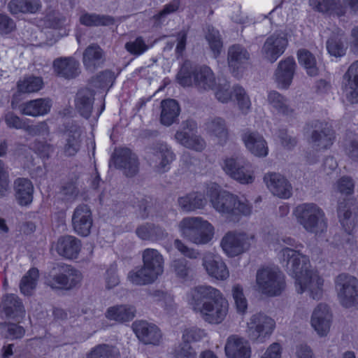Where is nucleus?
Returning a JSON list of instances; mask_svg holds the SVG:
<instances>
[{
    "mask_svg": "<svg viewBox=\"0 0 358 358\" xmlns=\"http://www.w3.org/2000/svg\"><path fill=\"white\" fill-rule=\"evenodd\" d=\"M95 92L85 87L79 90L76 95L75 106L76 110L83 117L88 119L93 109Z\"/></svg>",
    "mask_w": 358,
    "mask_h": 358,
    "instance_id": "obj_38",
    "label": "nucleus"
},
{
    "mask_svg": "<svg viewBox=\"0 0 358 358\" xmlns=\"http://www.w3.org/2000/svg\"><path fill=\"white\" fill-rule=\"evenodd\" d=\"M324 280L316 273L310 271L295 280L296 289L299 294L308 291L313 299H320L323 294Z\"/></svg>",
    "mask_w": 358,
    "mask_h": 358,
    "instance_id": "obj_18",
    "label": "nucleus"
},
{
    "mask_svg": "<svg viewBox=\"0 0 358 358\" xmlns=\"http://www.w3.org/2000/svg\"><path fill=\"white\" fill-rule=\"evenodd\" d=\"M187 299L193 310L210 324L221 323L227 314V301L219 289L212 286L194 287L189 292Z\"/></svg>",
    "mask_w": 358,
    "mask_h": 358,
    "instance_id": "obj_1",
    "label": "nucleus"
},
{
    "mask_svg": "<svg viewBox=\"0 0 358 358\" xmlns=\"http://www.w3.org/2000/svg\"><path fill=\"white\" fill-rule=\"evenodd\" d=\"M296 62L292 57L281 60L274 73V80L278 87L287 89L292 83L296 68Z\"/></svg>",
    "mask_w": 358,
    "mask_h": 358,
    "instance_id": "obj_28",
    "label": "nucleus"
},
{
    "mask_svg": "<svg viewBox=\"0 0 358 358\" xmlns=\"http://www.w3.org/2000/svg\"><path fill=\"white\" fill-rule=\"evenodd\" d=\"M136 234L141 240L152 242L164 240L169 236L168 232L164 227L151 222H146L138 226L136 229Z\"/></svg>",
    "mask_w": 358,
    "mask_h": 358,
    "instance_id": "obj_37",
    "label": "nucleus"
},
{
    "mask_svg": "<svg viewBox=\"0 0 358 358\" xmlns=\"http://www.w3.org/2000/svg\"><path fill=\"white\" fill-rule=\"evenodd\" d=\"M106 287L108 289L118 285L120 282V277L117 274V268L115 264H112L106 270L105 274Z\"/></svg>",
    "mask_w": 358,
    "mask_h": 358,
    "instance_id": "obj_63",
    "label": "nucleus"
},
{
    "mask_svg": "<svg viewBox=\"0 0 358 358\" xmlns=\"http://www.w3.org/2000/svg\"><path fill=\"white\" fill-rule=\"evenodd\" d=\"M82 24L88 27L108 26L113 24L115 20L110 15H98L95 13H85L80 17Z\"/></svg>",
    "mask_w": 358,
    "mask_h": 358,
    "instance_id": "obj_48",
    "label": "nucleus"
},
{
    "mask_svg": "<svg viewBox=\"0 0 358 358\" xmlns=\"http://www.w3.org/2000/svg\"><path fill=\"white\" fill-rule=\"evenodd\" d=\"M331 318L328 306L320 303L312 314L311 325L320 336H325L329 331Z\"/></svg>",
    "mask_w": 358,
    "mask_h": 358,
    "instance_id": "obj_29",
    "label": "nucleus"
},
{
    "mask_svg": "<svg viewBox=\"0 0 358 358\" xmlns=\"http://www.w3.org/2000/svg\"><path fill=\"white\" fill-rule=\"evenodd\" d=\"M82 243L78 238L64 235L60 236L55 246L57 254L68 259H76L81 250Z\"/></svg>",
    "mask_w": 358,
    "mask_h": 358,
    "instance_id": "obj_26",
    "label": "nucleus"
},
{
    "mask_svg": "<svg viewBox=\"0 0 358 358\" xmlns=\"http://www.w3.org/2000/svg\"><path fill=\"white\" fill-rule=\"evenodd\" d=\"M297 222L308 233L321 234L327 229V219L323 210L314 203L298 205L294 210Z\"/></svg>",
    "mask_w": 358,
    "mask_h": 358,
    "instance_id": "obj_4",
    "label": "nucleus"
},
{
    "mask_svg": "<svg viewBox=\"0 0 358 358\" xmlns=\"http://www.w3.org/2000/svg\"><path fill=\"white\" fill-rule=\"evenodd\" d=\"M287 45V38L280 34H273L265 41L262 54L266 60L274 63L285 52Z\"/></svg>",
    "mask_w": 358,
    "mask_h": 358,
    "instance_id": "obj_19",
    "label": "nucleus"
},
{
    "mask_svg": "<svg viewBox=\"0 0 358 358\" xmlns=\"http://www.w3.org/2000/svg\"><path fill=\"white\" fill-rule=\"evenodd\" d=\"M225 354L229 358H250V347L245 339L236 336L227 338L225 345Z\"/></svg>",
    "mask_w": 358,
    "mask_h": 358,
    "instance_id": "obj_35",
    "label": "nucleus"
},
{
    "mask_svg": "<svg viewBox=\"0 0 358 358\" xmlns=\"http://www.w3.org/2000/svg\"><path fill=\"white\" fill-rule=\"evenodd\" d=\"M278 256L282 265L294 277L295 280L298 277L303 276L311 271L308 269V257L302 254L299 250L285 247L280 251Z\"/></svg>",
    "mask_w": 358,
    "mask_h": 358,
    "instance_id": "obj_9",
    "label": "nucleus"
},
{
    "mask_svg": "<svg viewBox=\"0 0 358 358\" xmlns=\"http://www.w3.org/2000/svg\"><path fill=\"white\" fill-rule=\"evenodd\" d=\"M232 295L237 310L239 312H245L248 307L247 300L243 294V288L239 285H236L232 288Z\"/></svg>",
    "mask_w": 358,
    "mask_h": 358,
    "instance_id": "obj_62",
    "label": "nucleus"
},
{
    "mask_svg": "<svg viewBox=\"0 0 358 358\" xmlns=\"http://www.w3.org/2000/svg\"><path fill=\"white\" fill-rule=\"evenodd\" d=\"M23 130L25 131L27 134L32 136H45L49 134V127L44 121L39 122L36 124H28L26 123Z\"/></svg>",
    "mask_w": 358,
    "mask_h": 358,
    "instance_id": "obj_61",
    "label": "nucleus"
},
{
    "mask_svg": "<svg viewBox=\"0 0 358 358\" xmlns=\"http://www.w3.org/2000/svg\"><path fill=\"white\" fill-rule=\"evenodd\" d=\"M207 134L217 144L224 145L229 140V132L226 120L221 117H209L204 124Z\"/></svg>",
    "mask_w": 358,
    "mask_h": 358,
    "instance_id": "obj_23",
    "label": "nucleus"
},
{
    "mask_svg": "<svg viewBox=\"0 0 358 358\" xmlns=\"http://www.w3.org/2000/svg\"><path fill=\"white\" fill-rule=\"evenodd\" d=\"M241 139L246 148L255 156L264 157L268 155L267 143L258 132L246 129L243 132Z\"/></svg>",
    "mask_w": 358,
    "mask_h": 358,
    "instance_id": "obj_25",
    "label": "nucleus"
},
{
    "mask_svg": "<svg viewBox=\"0 0 358 358\" xmlns=\"http://www.w3.org/2000/svg\"><path fill=\"white\" fill-rule=\"evenodd\" d=\"M177 79L180 85L189 87L194 85L199 90H209L215 85V78L211 69L208 66H193L185 62L178 73Z\"/></svg>",
    "mask_w": 358,
    "mask_h": 358,
    "instance_id": "obj_5",
    "label": "nucleus"
},
{
    "mask_svg": "<svg viewBox=\"0 0 358 358\" xmlns=\"http://www.w3.org/2000/svg\"><path fill=\"white\" fill-rule=\"evenodd\" d=\"M299 64L303 66L310 76H315L318 74V68L315 57L310 51L306 49H300L297 52Z\"/></svg>",
    "mask_w": 358,
    "mask_h": 358,
    "instance_id": "obj_47",
    "label": "nucleus"
},
{
    "mask_svg": "<svg viewBox=\"0 0 358 358\" xmlns=\"http://www.w3.org/2000/svg\"><path fill=\"white\" fill-rule=\"evenodd\" d=\"M143 265L128 273V279L134 285L153 283L164 272V259L156 249L146 248L142 252Z\"/></svg>",
    "mask_w": 358,
    "mask_h": 358,
    "instance_id": "obj_3",
    "label": "nucleus"
},
{
    "mask_svg": "<svg viewBox=\"0 0 358 358\" xmlns=\"http://www.w3.org/2000/svg\"><path fill=\"white\" fill-rule=\"evenodd\" d=\"M223 169L231 178L242 184L252 183L254 180L250 164L242 156L227 158Z\"/></svg>",
    "mask_w": 358,
    "mask_h": 358,
    "instance_id": "obj_12",
    "label": "nucleus"
},
{
    "mask_svg": "<svg viewBox=\"0 0 358 358\" xmlns=\"http://www.w3.org/2000/svg\"><path fill=\"white\" fill-rule=\"evenodd\" d=\"M345 151L351 159L358 162V136H356L346 141Z\"/></svg>",
    "mask_w": 358,
    "mask_h": 358,
    "instance_id": "obj_64",
    "label": "nucleus"
},
{
    "mask_svg": "<svg viewBox=\"0 0 358 358\" xmlns=\"http://www.w3.org/2000/svg\"><path fill=\"white\" fill-rule=\"evenodd\" d=\"M124 48L131 55L134 56L142 55L149 48L141 36L137 37L134 41L126 43Z\"/></svg>",
    "mask_w": 358,
    "mask_h": 358,
    "instance_id": "obj_57",
    "label": "nucleus"
},
{
    "mask_svg": "<svg viewBox=\"0 0 358 358\" xmlns=\"http://www.w3.org/2000/svg\"><path fill=\"white\" fill-rule=\"evenodd\" d=\"M43 86V80L40 77H28L23 81L17 83L19 92L23 93H31L38 92Z\"/></svg>",
    "mask_w": 358,
    "mask_h": 358,
    "instance_id": "obj_54",
    "label": "nucleus"
},
{
    "mask_svg": "<svg viewBox=\"0 0 358 358\" xmlns=\"http://www.w3.org/2000/svg\"><path fill=\"white\" fill-rule=\"evenodd\" d=\"M335 287L342 306L348 308L358 303V280L342 273L335 280Z\"/></svg>",
    "mask_w": 358,
    "mask_h": 358,
    "instance_id": "obj_11",
    "label": "nucleus"
},
{
    "mask_svg": "<svg viewBox=\"0 0 358 358\" xmlns=\"http://www.w3.org/2000/svg\"><path fill=\"white\" fill-rule=\"evenodd\" d=\"M233 92L238 101L239 108L243 112H247L250 108L251 103L245 90L239 85H236Z\"/></svg>",
    "mask_w": 358,
    "mask_h": 358,
    "instance_id": "obj_60",
    "label": "nucleus"
},
{
    "mask_svg": "<svg viewBox=\"0 0 358 358\" xmlns=\"http://www.w3.org/2000/svg\"><path fill=\"white\" fill-rule=\"evenodd\" d=\"M173 356L176 358H196V352L188 342L182 341L175 347Z\"/></svg>",
    "mask_w": 358,
    "mask_h": 358,
    "instance_id": "obj_59",
    "label": "nucleus"
},
{
    "mask_svg": "<svg viewBox=\"0 0 358 358\" xmlns=\"http://www.w3.org/2000/svg\"><path fill=\"white\" fill-rule=\"evenodd\" d=\"M115 79L114 73L110 70H106L92 78L90 84L92 86L99 88L111 87Z\"/></svg>",
    "mask_w": 358,
    "mask_h": 358,
    "instance_id": "obj_55",
    "label": "nucleus"
},
{
    "mask_svg": "<svg viewBox=\"0 0 358 358\" xmlns=\"http://www.w3.org/2000/svg\"><path fill=\"white\" fill-rule=\"evenodd\" d=\"M264 181L273 195L283 199L289 198L291 196V185L287 180L280 173H267L264 177Z\"/></svg>",
    "mask_w": 358,
    "mask_h": 358,
    "instance_id": "obj_30",
    "label": "nucleus"
},
{
    "mask_svg": "<svg viewBox=\"0 0 358 358\" xmlns=\"http://www.w3.org/2000/svg\"><path fill=\"white\" fill-rule=\"evenodd\" d=\"M15 196L20 206H28L33 201L34 185L27 178H19L14 182Z\"/></svg>",
    "mask_w": 358,
    "mask_h": 358,
    "instance_id": "obj_39",
    "label": "nucleus"
},
{
    "mask_svg": "<svg viewBox=\"0 0 358 358\" xmlns=\"http://www.w3.org/2000/svg\"><path fill=\"white\" fill-rule=\"evenodd\" d=\"M161 108L160 122L163 125L171 126L178 121L180 108L175 99L163 100Z\"/></svg>",
    "mask_w": 358,
    "mask_h": 358,
    "instance_id": "obj_43",
    "label": "nucleus"
},
{
    "mask_svg": "<svg viewBox=\"0 0 358 358\" xmlns=\"http://www.w3.org/2000/svg\"><path fill=\"white\" fill-rule=\"evenodd\" d=\"M171 270L176 277L181 279H188L192 274V264L185 258L174 259L171 264Z\"/></svg>",
    "mask_w": 358,
    "mask_h": 358,
    "instance_id": "obj_49",
    "label": "nucleus"
},
{
    "mask_svg": "<svg viewBox=\"0 0 358 358\" xmlns=\"http://www.w3.org/2000/svg\"><path fill=\"white\" fill-rule=\"evenodd\" d=\"M309 3L313 9L320 13L336 14L337 16L345 13V9L337 0H309Z\"/></svg>",
    "mask_w": 358,
    "mask_h": 358,
    "instance_id": "obj_46",
    "label": "nucleus"
},
{
    "mask_svg": "<svg viewBox=\"0 0 358 358\" xmlns=\"http://www.w3.org/2000/svg\"><path fill=\"white\" fill-rule=\"evenodd\" d=\"M132 329L139 341L145 345H158L162 339L159 329L155 324L146 321L134 322Z\"/></svg>",
    "mask_w": 358,
    "mask_h": 358,
    "instance_id": "obj_21",
    "label": "nucleus"
},
{
    "mask_svg": "<svg viewBox=\"0 0 358 358\" xmlns=\"http://www.w3.org/2000/svg\"><path fill=\"white\" fill-rule=\"evenodd\" d=\"M48 284L54 288L71 289L81 282L82 273L71 265L58 264L52 269Z\"/></svg>",
    "mask_w": 358,
    "mask_h": 358,
    "instance_id": "obj_10",
    "label": "nucleus"
},
{
    "mask_svg": "<svg viewBox=\"0 0 358 358\" xmlns=\"http://www.w3.org/2000/svg\"><path fill=\"white\" fill-rule=\"evenodd\" d=\"M119 350L114 346L101 344L94 348L87 358H120Z\"/></svg>",
    "mask_w": 358,
    "mask_h": 358,
    "instance_id": "obj_50",
    "label": "nucleus"
},
{
    "mask_svg": "<svg viewBox=\"0 0 358 358\" xmlns=\"http://www.w3.org/2000/svg\"><path fill=\"white\" fill-rule=\"evenodd\" d=\"M81 129L79 127L73 125L69 129L65 144L63 147V152L65 156H74L80 150L81 143Z\"/></svg>",
    "mask_w": 358,
    "mask_h": 358,
    "instance_id": "obj_45",
    "label": "nucleus"
},
{
    "mask_svg": "<svg viewBox=\"0 0 358 358\" xmlns=\"http://www.w3.org/2000/svg\"><path fill=\"white\" fill-rule=\"evenodd\" d=\"M180 6V0H172L171 2L166 4L161 11L152 17L153 20H155V24L157 26L160 25L162 24V20L164 18H165L168 15L178 10Z\"/></svg>",
    "mask_w": 358,
    "mask_h": 358,
    "instance_id": "obj_56",
    "label": "nucleus"
},
{
    "mask_svg": "<svg viewBox=\"0 0 358 358\" xmlns=\"http://www.w3.org/2000/svg\"><path fill=\"white\" fill-rule=\"evenodd\" d=\"M210 192L213 207L228 222L236 223L243 217L251 214L252 206L245 199H241L227 191L217 192V185L215 183L208 187L207 194Z\"/></svg>",
    "mask_w": 358,
    "mask_h": 358,
    "instance_id": "obj_2",
    "label": "nucleus"
},
{
    "mask_svg": "<svg viewBox=\"0 0 358 358\" xmlns=\"http://www.w3.org/2000/svg\"><path fill=\"white\" fill-rule=\"evenodd\" d=\"M275 327V320L268 315L259 313L251 316L247 324L248 338L257 343H263L270 338Z\"/></svg>",
    "mask_w": 358,
    "mask_h": 358,
    "instance_id": "obj_8",
    "label": "nucleus"
},
{
    "mask_svg": "<svg viewBox=\"0 0 358 358\" xmlns=\"http://www.w3.org/2000/svg\"><path fill=\"white\" fill-rule=\"evenodd\" d=\"M52 107V101L48 98L31 100L20 104L21 114L31 117L42 116L48 114Z\"/></svg>",
    "mask_w": 358,
    "mask_h": 358,
    "instance_id": "obj_34",
    "label": "nucleus"
},
{
    "mask_svg": "<svg viewBox=\"0 0 358 358\" xmlns=\"http://www.w3.org/2000/svg\"><path fill=\"white\" fill-rule=\"evenodd\" d=\"M135 314L136 308L134 306L122 304L109 307L105 313V316L110 320L124 323L133 320Z\"/></svg>",
    "mask_w": 358,
    "mask_h": 358,
    "instance_id": "obj_41",
    "label": "nucleus"
},
{
    "mask_svg": "<svg viewBox=\"0 0 358 358\" xmlns=\"http://www.w3.org/2000/svg\"><path fill=\"white\" fill-rule=\"evenodd\" d=\"M249 59V52L242 45L235 44L229 48L227 62L230 71L235 77L241 76V72L248 63Z\"/></svg>",
    "mask_w": 358,
    "mask_h": 358,
    "instance_id": "obj_24",
    "label": "nucleus"
},
{
    "mask_svg": "<svg viewBox=\"0 0 358 358\" xmlns=\"http://www.w3.org/2000/svg\"><path fill=\"white\" fill-rule=\"evenodd\" d=\"M197 133V125L194 120H186L182 123L181 129L174 136L175 140L181 145L196 151H202L206 147L204 139Z\"/></svg>",
    "mask_w": 358,
    "mask_h": 358,
    "instance_id": "obj_13",
    "label": "nucleus"
},
{
    "mask_svg": "<svg viewBox=\"0 0 358 358\" xmlns=\"http://www.w3.org/2000/svg\"><path fill=\"white\" fill-rule=\"evenodd\" d=\"M358 208L352 201H339L337 213L339 221L345 231L350 234L355 225Z\"/></svg>",
    "mask_w": 358,
    "mask_h": 358,
    "instance_id": "obj_31",
    "label": "nucleus"
},
{
    "mask_svg": "<svg viewBox=\"0 0 358 358\" xmlns=\"http://www.w3.org/2000/svg\"><path fill=\"white\" fill-rule=\"evenodd\" d=\"M206 39L208 42L210 48L213 52L214 57H218L223 46V43L219 31L213 27H208L206 34Z\"/></svg>",
    "mask_w": 358,
    "mask_h": 358,
    "instance_id": "obj_53",
    "label": "nucleus"
},
{
    "mask_svg": "<svg viewBox=\"0 0 358 358\" xmlns=\"http://www.w3.org/2000/svg\"><path fill=\"white\" fill-rule=\"evenodd\" d=\"M257 290L263 294L273 296L280 295L285 288L283 274L271 267H262L256 273Z\"/></svg>",
    "mask_w": 358,
    "mask_h": 358,
    "instance_id": "obj_7",
    "label": "nucleus"
},
{
    "mask_svg": "<svg viewBox=\"0 0 358 358\" xmlns=\"http://www.w3.org/2000/svg\"><path fill=\"white\" fill-rule=\"evenodd\" d=\"M267 101L280 115L292 116L294 114V109L290 105L289 99L275 90L268 92Z\"/></svg>",
    "mask_w": 358,
    "mask_h": 358,
    "instance_id": "obj_40",
    "label": "nucleus"
},
{
    "mask_svg": "<svg viewBox=\"0 0 358 358\" xmlns=\"http://www.w3.org/2000/svg\"><path fill=\"white\" fill-rule=\"evenodd\" d=\"M206 203V199L202 194L192 192L178 199V204L185 212L201 209Z\"/></svg>",
    "mask_w": 358,
    "mask_h": 358,
    "instance_id": "obj_44",
    "label": "nucleus"
},
{
    "mask_svg": "<svg viewBox=\"0 0 358 358\" xmlns=\"http://www.w3.org/2000/svg\"><path fill=\"white\" fill-rule=\"evenodd\" d=\"M255 236L245 233L229 231L221 241V246L229 257H235L248 250Z\"/></svg>",
    "mask_w": 358,
    "mask_h": 358,
    "instance_id": "obj_14",
    "label": "nucleus"
},
{
    "mask_svg": "<svg viewBox=\"0 0 358 358\" xmlns=\"http://www.w3.org/2000/svg\"><path fill=\"white\" fill-rule=\"evenodd\" d=\"M53 68L58 76L66 79L75 78L80 73L79 62L72 57L55 59L53 62Z\"/></svg>",
    "mask_w": 358,
    "mask_h": 358,
    "instance_id": "obj_33",
    "label": "nucleus"
},
{
    "mask_svg": "<svg viewBox=\"0 0 358 358\" xmlns=\"http://www.w3.org/2000/svg\"><path fill=\"white\" fill-rule=\"evenodd\" d=\"M38 278V271L37 268H31L21 280L20 284V291L24 295H31L32 291L36 286Z\"/></svg>",
    "mask_w": 358,
    "mask_h": 358,
    "instance_id": "obj_51",
    "label": "nucleus"
},
{
    "mask_svg": "<svg viewBox=\"0 0 358 358\" xmlns=\"http://www.w3.org/2000/svg\"><path fill=\"white\" fill-rule=\"evenodd\" d=\"M8 8L13 15L35 14L41 10L42 3L41 0H10Z\"/></svg>",
    "mask_w": 358,
    "mask_h": 358,
    "instance_id": "obj_42",
    "label": "nucleus"
},
{
    "mask_svg": "<svg viewBox=\"0 0 358 358\" xmlns=\"http://www.w3.org/2000/svg\"><path fill=\"white\" fill-rule=\"evenodd\" d=\"M93 224L92 214L90 208L85 204L78 206L72 215V226L76 234L87 236L90 234Z\"/></svg>",
    "mask_w": 358,
    "mask_h": 358,
    "instance_id": "obj_20",
    "label": "nucleus"
},
{
    "mask_svg": "<svg viewBox=\"0 0 358 358\" xmlns=\"http://www.w3.org/2000/svg\"><path fill=\"white\" fill-rule=\"evenodd\" d=\"M105 59L104 51L96 43L88 45L83 53V65L91 73L102 67Z\"/></svg>",
    "mask_w": 358,
    "mask_h": 358,
    "instance_id": "obj_32",
    "label": "nucleus"
},
{
    "mask_svg": "<svg viewBox=\"0 0 358 358\" xmlns=\"http://www.w3.org/2000/svg\"><path fill=\"white\" fill-rule=\"evenodd\" d=\"M1 326L6 331L5 337L11 340L21 338L25 334L24 329L15 323L3 322Z\"/></svg>",
    "mask_w": 358,
    "mask_h": 358,
    "instance_id": "obj_58",
    "label": "nucleus"
},
{
    "mask_svg": "<svg viewBox=\"0 0 358 358\" xmlns=\"http://www.w3.org/2000/svg\"><path fill=\"white\" fill-rule=\"evenodd\" d=\"M181 236L196 245H204L211 241L214 234L213 225L199 217L183 218L178 224Z\"/></svg>",
    "mask_w": 358,
    "mask_h": 358,
    "instance_id": "obj_6",
    "label": "nucleus"
},
{
    "mask_svg": "<svg viewBox=\"0 0 358 358\" xmlns=\"http://www.w3.org/2000/svg\"><path fill=\"white\" fill-rule=\"evenodd\" d=\"M2 313L8 319L19 322L25 315V308L20 297L14 294L3 296L1 302Z\"/></svg>",
    "mask_w": 358,
    "mask_h": 358,
    "instance_id": "obj_27",
    "label": "nucleus"
},
{
    "mask_svg": "<svg viewBox=\"0 0 358 358\" xmlns=\"http://www.w3.org/2000/svg\"><path fill=\"white\" fill-rule=\"evenodd\" d=\"M342 89L350 103H358V60L354 62L343 75Z\"/></svg>",
    "mask_w": 358,
    "mask_h": 358,
    "instance_id": "obj_22",
    "label": "nucleus"
},
{
    "mask_svg": "<svg viewBox=\"0 0 358 358\" xmlns=\"http://www.w3.org/2000/svg\"><path fill=\"white\" fill-rule=\"evenodd\" d=\"M328 52L334 57H342L345 54L346 47L340 34H332L327 41Z\"/></svg>",
    "mask_w": 358,
    "mask_h": 358,
    "instance_id": "obj_52",
    "label": "nucleus"
},
{
    "mask_svg": "<svg viewBox=\"0 0 358 358\" xmlns=\"http://www.w3.org/2000/svg\"><path fill=\"white\" fill-rule=\"evenodd\" d=\"M145 158L154 166L164 169L175 159V155L166 143L156 142L145 148Z\"/></svg>",
    "mask_w": 358,
    "mask_h": 358,
    "instance_id": "obj_16",
    "label": "nucleus"
},
{
    "mask_svg": "<svg viewBox=\"0 0 358 358\" xmlns=\"http://www.w3.org/2000/svg\"><path fill=\"white\" fill-rule=\"evenodd\" d=\"M112 164L122 171L127 177H133L139 170V161L137 155L129 148H120L113 152L110 166Z\"/></svg>",
    "mask_w": 358,
    "mask_h": 358,
    "instance_id": "obj_15",
    "label": "nucleus"
},
{
    "mask_svg": "<svg viewBox=\"0 0 358 358\" xmlns=\"http://www.w3.org/2000/svg\"><path fill=\"white\" fill-rule=\"evenodd\" d=\"M203 265L211 277L217 280H225L229 276V272L225 263L218 257L206 254L203 259Z\"/></svg>",
    "mask_w": 358,
    "mask_h": 358,
    "instance_id": "obj_36",
    "label": "nucleus"
},
{
    "mask_svg": "<svg viewBox=\"0 0 358 358\" xmlns=\"http://www.w3.org/2000/svg\"><path fill=\"white\" fill-rule=\"evenodd\" d=\"M313 131L310 143L312 148L322 150L329 148L334 139V133L331 127L324 122L315 121L312 125Z\"/></svg>",
    "mask_w": 358,
    "mask_h": 358,
    "instance_id": "obj_17",
    "label": "nucleus"
}]
</instances>
